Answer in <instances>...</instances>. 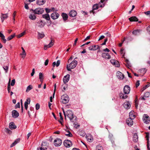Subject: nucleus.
<instances>
[{
  "label": "nucleus",
  "mask_w": 150,
  "mask_h": 150,
  "mask_svg": "<svg viewBox=\"0 0 150 150\" xmlns=\"http://www.w3.org/2000/svg\"><path fill=\"white\" fill-rule=\"evenodd\" d=\"M63 111L65 119L66 120V117L67 116L71 122H74L72 120L74 118V117L72 111L70 110H68L66 112H65L63 109Z\"/></svg>",
  "instance_id": "obj_1"
},
{
  "label": "nucleus",
  "mask_w": 150,
  "mask_h": 150,
  "mask_svg": "<svg viewBox=\"0 0 150 150\" xmlns=\"http://www.w3.org/2000/svg\"><path fill=\"white\" fill-rule=\"evenodd\" d=\"M77 64V61L76 60L72 61L69 65H67V69L68 71H71V69L75 68Z\"/></svg>",
  "instance_id": "obj_2"
},
{
  "label": "nucleus",
  "mask_w": 150,
  "mask_h": 150,
  "mask_svg": "<svg viewBox=\"0 0 150 150\" xmlns=\"http://www.w3.org/2000/svg\"><path fill=\"white\" fill-rule=\"evenodd\" d=\"M31 10L34 14L38 15L42 14L44 11L43 8H37L34 10L32 9Z\"/></svg>",
  "instance_id": "obj_3"
},
{
  "label": "nucleus",
  "mask_w": 150,
  "mask_h": 150,
  "mask_svg": "<svg viewBox=\"0 0 150 150\" xmlns=\"http://www.w3.org/2000/svg\"><path fill=\"white\" fill-rule=\"evenodd\" d=\"M62 102L63 104H66L69 101V98L68 95L64 94L63 95L61 98Z\"/></svg>",
  "instance_id": "obj_4"
},
{
  "label": "nucleus",
  "mask_w": 150,
  "mask_h": 150,
  "mask_svg": "<svg viewBox=\"0 0 150 150\" xmlns=\"http://www.w3.org/2000/svg\"><path fill=\"white\" fill-rule=\"evenodd\" d=\"M142 119L144 122L146 124H149L150 122V117L147 114H144L143 115Z\"/></svg>",
  "instance_id": "obj_5"
},
{
  "label": "nucleus",
  "mask_w": 150,
  "mask_h": 150,
  "mask_svg": "<svg viewBox=\"0 0 150 150\" xmlns=\"http://www.w3.org/2000/svg\"><path fill=\"white\" fill-rule=\"evenodd\" d=\"M62 140L59 138H57L54 141V144L56 146H60L62 143Z\"/></svg>",
  "instance_id": "obj_6"
},
{
  "label": "nucleus",
  "mask_w": 150,
  "mask_h": 150,
  "mask_svg": "<svg viewBox=\"0 0 150 150\" xmlns=\"http://www.w3.org/2000/svg\"><path fill=\"white\" fill-rule=\"evenodd\" d=\"M64 145L66 147H69L72 145L71 142L69 140H65L64 142Z\"/></svg>",
  "instance_id": "obj_7"
},
{
  "label": "nucleus",
  "mask_w": 150,
  "mask_h": 150,
  "mask_svg": "<svg viewBox=\"0 0 150 150\" xmlns=\"http://www.w3.org/2000/svg\"><path fill=\"white\" fill-rule=\"evenodd\" d=\"M130 90V87L128 85H125L123 89V91L124 94H128L129 93Z\"/></svg>",
  "instance_id": "obj_8"
},
{
  "label": "nucleus",
  "mask_w": 150,
  "mask_h": 150,
  "mask_svg": "<svg viewBox=\"0 0 150 150\" xmlns=\"http://www.w3.org/2000/svg\"><path fill=\"white\" fill-rule=\"evenodd\" d=\"M110 63L116 67H119L120 65L119 62L115 59H111L110 61Z\"/></svg>",
  "instance_id": "obj_9"
},
{
  "label": "nucleus",
  "mask_w": 150,
  "mask_h": 150,
  "mask_svg": "<svg viewBox=\"0 0 150 150\" xmlns=\"http://www.w3.org/2000/svg\"><path fill=\"white\" fill-rule=\"evenodd\" d=\"M59 16V14L57 12L52 13L51 15V18L54 20L58 18Z\"/></svg>",
  "instance_id": "obj_10"
},
{
  "label": "nucleus",
  "mask_w": 150,
  "mask_h": 150,
  "mask_svg": "<svg viewBox=\"0 0 150 150\" xmlns=\"http://www.w3.org/2000/svg\"><path fill=\"white\" fill-rule=\"evenodd\" d=\"M99 48V46L98 45H93L89 47L88 48L89 50H95Z\"/></svg>",
  "instance_id": "obj_11"
},
{
  "label": "nucleus",
  "mask_w": 150,
  "mask_h": 150,
  "mask_svg": "<svg viewBox=\"0 0 150 150\" xmlns=\"http://www.w3.org/2000/svg\"><path fill=\"white\" fill-rule=\"evenodd\" d=\"M70 78V75L69 74H67L64 76L63 78V81L64 83L66 84L69 80Z\"/></svg>",
  "instance_id": "obj_12"
},
{
  "label": "nucleus",
  "mask_w": 150,
  "mask_h": 150,
  "mask_svg": "<svg viewBox=\"0 0 150 150\" xmlns=\"http://www.w3.org/2000/svg\"><path fill=\"white\" fill-rule=\"evenodd\" d=\"M117 76L118 78L120 79H123L124 78V75L119 71L117 72Z\"/></svg>",
  "instance_id": "obj_13"
},
{
  "label": "nucleus",
  "mask_w": 150,
  "mask_h": 150,
  "mask_svg": "<svg viewBox=\"0 0 150 150\" xmlns=\"http://www.w3.org/2000/svg\"><path fill=\"white\" fill-rule=\"evenodd\" d=\"M133 119L131 118H128L126 120V123L129 126H130L132 125L133 124V122L132 120Z\"/></svg>",
  "instance_id": "obj_14"
},
{
  "label": "nucleus",
  "mask_w": 150,
  "mask_h": 150,
  "mask_svg": "<svg viewBox=\"0 0 150 150\" xmlns=\"http://www.w3.org/2000/svg\"><path fill=\"white\" fill-rule=\"evenodd\" d=\"M54 41L51 40V42L48 45H46L44 46V49L46 50L47 48H50L52 47L54 45Z\"/></svg>",
  "instance_id": "obj_15"
},
{
  "label": "nucleus",
  "mask_w": 150,
  "mask_h": 150,
  "mask_svg": "<svg viewBox=\"0 0 150 150\" xmlns=\"http://www.w3.org/2000/svg\"><path fill=\"white\" fill-rule=\"evenodd\" d=\"M12 117L15 118L17 117L19 115L18 112L15 110H13L12 111Z\"/></svg>",
  "instance_id": "obj_16"
},
{
  "label": "nucleus",
  "mask_w": 150,
  "mask_h": 150,
  "mask_svg": "<svg viewBox=\"0 0 150 150\" xmlns=\"http://www.w3.org/2000/svg\"><path fill=\"white\" fill-rule=\"evenodd\" d=\"M76 15V12L73 10L71 11L69 13V16L72 17H75Z\"/></svg>",
  "instance_id": "obj_17"
},
{
  "label": "nucleus",
  "mask_w": 150,
  "mask_h": 150,
  "mask_svg": "<svg viewBox=\"0 0 150 150\" xmlns=\"http://www.w3.org/2000/svg\"><path fill=\"white\" fill-rule=\"evenodd\" d=\"M142 31V30H141L137 29L133 30L132 32V33L134 35H137L140 34Z\"/></svg>",
  "instance_id": "obj_18"
},
{
  "label": "nucleus",
  "mask_w": 150,
  "mask_h": 150,
  "mask_svg": "<svg viewBox=\"0 0 150 150\" xmlns=\"http://www.w3.org/2000/svg\"><path fill=\"white\" fill-rule=\"evenodd\" d=\"M65 131L66 132H65L64 134L66 136L68 137H72L73 135L72 134L69 130L66 129Z\"/></svg>",
  "instance_id": "obj_19"
},
{
  "label": "nucleus",
  "mask_w": 150,
  "mask_h": 150,
  "mask_svg": "<svg viewBox=\"0 0 150 150\" xmlns=\"http://www.w3.org/2000/svg\"><path fill=\"white\" fill-rule=\"evenodd\" d=\"M30 98H28L26 100L24 103L25 107L26 110L27 109L28 107V105L30 104Z\"/></svg>",
  "instance_id": "obj_20"
},
{
  "label": "nucleus",
  "mask_w": 150,
  "mask_h": 150,
  "mask_svg": "<svg viewBox=\"0 0 150 150\" xmlns=\"http://www.w3.org/2000/svg\"><path fill=\"white\" fill-rule=\"evenodd\" d=\"M45 2V0H37L36 4L39 6L42 5Z\"/></svg>",
  "instance_id": "obj_21"
},
{
  "label": "nucleus",
  "mask_w": 150,
  "mask_h": 150,
  "mask_svg": "<svg viewBox=\"0 0 150 150\" xmlns=\"http://www.w3.org/2000/svg\"><path fill=\"white\" fill-rule=\"evenodd\" d=\"M129 117L132 119H134L135 117V114L134 111H131L129 113Z\"/></svg>",
  "instance_id": "obj_22"
},
{
  "label": "nucleus",
  "mask_w": 150,
  "mask_h": 150,
  "mask_svg": "<svg viewBox=\"0 0 150 150\" xmlns=\"http://www.w3.org/2000/svg\"><path fill=\"white\" fill-rule=\"evenodd\" d=\"M102 57L106 59H109L111 58V56L108 53H103L102 55Z\"/></svg>",
  "instance_id": "obj_23"
},
{
  "label": "nucleus",
  "mask_w": 150,
  "mask_h": 150,
  "mask_svg": "<svg viewBox=\"0 0 150 150\" xmlns=\"http://www.w3.org/2000/svg\"><path fill=\"white\" fill-rule=\"evenodd\" d=\"M0 37L1 38L2 41L4 43L6 42V40L5 38V36L1 32H0Z\"/></svg>",
  "instance_id": "obj_24"
},
{
  "label": "nucleus",
  "mask_w": 150,
  "mask_h": 150,
  "mask_svg": "<svg viewBox=\"0 0 150 150\" xmlns=\"http://www.w3.org/2000/svg\"><path fill=\"white\" fill-rule=\"evenodd\" d=\"M119 96L121 98L123 99H125L128 97V96L126 94H124L122 93H120Z\"/></svg>",
  "instance_id": "obj_25"
},
{
  "label": "nucleus",
  "mask_w": 150,
  "mask_h": 150,
  "mask_svg": "<svg viewBox=\"0 0 150 150\" xmlns=\"http://www.w3.org/2000/svg\"><path fill=\"white\" fill-rule=\"evenodd\" d=\"M146 140L147 141V149L148 150H150V149L149 147V134L148 133H146Z\"/></svg>",
  "instance_id": "obj_26"
},
{
  "label": "nucleus",
  "mask_w": 150,
  "mask_h": 150,
  "mask_svg": "<svg viewBox=\"0 0 150 150\" xmlns=\"http://www.w3.org/2000/svg\"><path fill=\"white\" fill-rule=\"evenodd\" d=\"M8 17L7 13L2 14L1 16V20L2 22H3L4 19H6Z\"/></svg>",
  "instance_id": "obj_27"
},
{
  "label": "nucleus",
  "mask_w": 150,
  "mask_h": 150,
  "mask_svg": "<svg viewBox=\"0 0 150 150\" xmlns=\"http://www.w3.org/2000/svg\"><path fill=\"white\" fill-rule=\"evenodd\" d=\"M42 17L43 18L45 19L47 21H49L50 19L49 15L48 14H45L42 15Z\"/></svg>",
  "instance_id": "obj_28"
},
{
  "label": "nucleus",
  "mask_w": 150,
  "mask_h": 150,
  "mask_svg": "<svg viewBox=\"0 0 150 150\" xmlns=\"http://www.w3.org/2000/svg\"><path fill=\"white\" fill-rule=\"evenodd\" d=\"M86 138L87 139V141L89 142H91L93 140V137L91 135H89L87 136L86 137Z\"/></svg>",
  "instance_id": "obj_29"
},
{
  "label": "nucleus",
  "mask_w": 150,
  "mask_h": 150,
  "mask_svg": "<svg viewBox=\"0 0 150 150\" xmlns=\"http://www.w3.org/2000/svg\"><path fill=\"white\" fill-rule=\"evenodd\" d=\"M123 105L124 107L126 109H129L131 106L129 102H125L123 104Z\"/></svg>",
  "instance_id": "obj_30"
},
{
  "label": "nucleus",
  "mask_w": 150,
  "mask_h": 150,
  "mask_svg": "<svg viewBox=\"0 0 150 150\" xmlns=\"http://www.w3.org/2000/svg\"><path fill=\"white\" fill-rule=\"evenodd\" d=\"M38 26L40 28H43L45 25L42 20H40L38 21Z\"/></svg>",
  "instance_id": "obj_31"
},
{
  "label": "nucleus",
  "mask_w": 150,
  "mask_h": 150,
  "mask_svg": "<svg viewBox=\"0 0 150 150\" xmlns=\"http://www.w3.org/2000/svg\"><path fill=\"white\" fill-rule=\"evenodd\" d=\"M129 20L130 21H137L138 20L135 16H132L129 18Z\"/></svg>",
  "instance_id": "obj_32"
},
{
  "label": "nucleus",
  "mask_w": 150,
  "mask_h": 150,
  "mask_svg": "<svg viewBox=\"0 0 150 150\" xmlns=\"http://www.w3.org/2000/svg\"><path fill=\"white\" fill-rule=\"evenodd\" d=\"M98 8V6L97 4H96L94 5L93 6V10L90 11V12L91 13H93V14H94V12L93 10H97Z\"/></svg>",
  "instance_id": "obj_33"
},
{
  "label": "nucleus",
  "mask_w": 150,
  "mask_h": 150,
  "mask_svg": "<svg viewBox=\"0 0 150 150\" xmlns=\"http://www.w3.org/2000/svg\"><path fill=\"white\" fill-rule=\"evenodd\" d=\"M38 39H42L45 36V35L42 32L41 33L38 32Z\"/></svg>",
  "instance_id": "obj_34"
},
{
  "label": "nucleus",
  "mask_w": 150,
  "mask_h": 150,
  "mask_svg": "<svg viewBox=\"0 0 150 150\" xmlns=\"http://www.w3.org/2000/svg\"><path fill=\"white\" fill-rule=\"evenodd\" d=\"M62 16L64 21H66L68 18V16L67 15L64 13H62Z\"/></svg>",
  "instance_id": "obj_35"
},
{
  "label": "nucleus",
  "mask_w": 150,
  "mask_h": 150,
  "mask_svg": "<svg viewBox=\"0 0 150 150\" xmlns=\"http://www.w3.org/2000/svg\"><path fill=\"white\" fill-rule=\"evenodd\" d=\"M9 127L11 129H15L16 126L14 125L13 122H11L9 124Z\"/></svg>",
  "instance_id": "obj_36"
},
{
  "label": "nucleus",
  "mask_w": 150,
  "mask_h": 150,
  "mask_svg": "<svg viewBox=\"0 0 150 150\" xmlns=\"http://www.w3.org/2000/svg\"><path fill=\"white\" fill-rule=\"evenodd\" d=\"M20 141L19 139H16L15 141L12 143V144L11 145L10 147H13L15 145L18 143Z\"/></svg>",
  "instance_id": "obj_37"
},
{
  "label": "nucleus",
  "mask_w": 150,
  "mask_h": 150,
  "mask_svg": "<svg viewBox=\"0 0 150 150\" xmlns=\"http://www.w3.org/2000/svg\"><path fill=\"white\" fill-rule=\"evenodd\" d=\"M138 136L137 134H134L133 137V140L134 142H137L138 141Z\"/></svg>",
  "instance_id": "obj_38"
},
{
  "label": "nucleus",
  "mask_w": 150,
  "mask_h": 150,
  "mask_svg": "<svg viewBox=\"0 0 150 150\" xmlns=\"http://www.w3.org/2000/svg\"><path fill=\"white\" fill-rule=\"evenodd\" d=\"M125 62L126 63V66L127 68H129V67H131V64L128 59H126L125 60Z\"/></svg>",
  "instance_id": "obj_39"
},
{
  "label": "nucleus",
  "mask_w": 150,
  "mask_h": 150,
  "mask_svg": "<svg viewBox=\"0 0 150 150\" xmlns=\"http://www.w3.org/2000/svg\"><path fill=\"white\" fill-rule=\"evenodd\" d=\"M79 134L80 136L84 137L85 136L86 134L84 131L81 130L79 132Z\"/></svg>",
  "instance_id": "obj_40"
},
{
  "label": "nucleus",
  "mask_w": 150,
  "mask_h": 150,
  "mask_svg": "<svg viewBox=\"0 0 150 150\" xmlns=\"http://www.w3.org/2000/svg\"><path fill=\"white\" fill-rule=\"evenodd\" d=\"M54 9V8H52L51 9H49L48 8H45V11L47 13H49L51 11H52Z\"/></svg>",
  "instance_id": "obj_41"
},
{
  "label": "nucleus",
  "mask_w": 150,
  "mask_h": 150,
  "mask_svg": "<svg viewBox=\"0 0 150 150\" xmlns=\"http://www.w3.org/2000/svg\"><path fill=\"white\" fill-rule=\"evenodd\" d=\"M143 96L145 98H148L150 96V92L148 91L144 93Z\"/></svg>",
  "instance_id": "obj_42"
},
{
  "label": "nucleus",
  "mask_w": 150,
  "mask_h": 150,
  "mask_svg": "<svg viewBox=\"0 0 150 150\" xmlns=\"http://www.w3.org/2000/svg\"><path fill=\"white\" fill-rule=\"evenodd\" d=\"M139 72L141 73L143 75L146 73V70L145 69H142L139 70Z\"/></svg>",
  "instance_id": "obj_43"
},
{
  "label": "nucleus",
  "mask_w": 150,
  "mask_h": 150,
  "mask_svg": "<svg viewBox=\"0 0 150 150\" xmlns=\"http://www.w3.org/2000/svg\"><path fill=\"white\" fill-rule=\"evenodd\" d=\"M29 18L32 20H35L36 18V16L33 14H30L29 16Z\"/></svg>",
  "instance_id": "obj_44"
},
{
  "label": "nucleus",
  "mask_w": 150,
  "mask_h": 150,
  "mask_svg": "<svg viewBox=\"0 0 150 150\" xmlns=\"http://www.w3.org/2000/svg\"><path fill=\"white\" fill-rule=\"evenodd\" d=\"M33 87L31 85H30L27 87L26 92H28Z\"/></svg>",
  "instance_id": "obj_45"
},
{
  "label": "nucleus",
  "mask_w": 150,
  "mask_h": 150,
  "mask_svg": "<svg viewBox=\"0 0 150 150\" xmlns=\"http://www.w3.org/2000/svg\"><path fill=\"white\" fill-rule=\"evenodd\" d=\"M45 142H42L41 144V147L40 148H42V149H47V148L45 147Z\"/></svg>",
  "instance_id": "obj_46"
},
{
  "label": "nucleus",
  "mask_w": 150,
  "mask_h": 150,
  "mask_svg": "<svg viewBox=\"0 0 150 150\" xmlns=\"http://www.w3.org/2000/svg\"><path fill=\"white\" fill-rule=\"evenodd\" d=\"M15 36V34H14L13 35H11L9 36L7 38V40L8 41L10 40L13 38Z\"/></svg>",
  "instance_id": "obj_47"
},
{
  "label": "nucleus",
  "mask_w": 150,
  "mask_h": 150,
  "mask_svg": "<svg viewBox=\"0 0 150 150\" xmlns=\"http://www.w3.org/2000/svg\"><path fill=\"white\" fill-rule=\"evenodd\" d=\"M20 55L22 56V58L24 59L26 55V53L25 51H22V53H21Z\"/></svg>",
  "instance_id": "obj_48"
},
{
  "label": "nucleus",
  "mask_w": 150,
  "mask_h": 150,
  "mask_svg": "<svg viewBox=\"0 0 150 150\" xmlns=\"http://www.w3.org/2000/svg\"><path fill=\"white\" fill-rule=\"evenodd\" d=\"M3 67L4 70L5 71L6 73H7L8 68V66L5 65Z\"/></svg>",
  "instance_id": "obj_49"
},
{
  "label": "nucleus",
  "mask_w": 150,
  "mask_h": 150,
  "mask_svg": "<svg viewBox=\"0 0 150 150\" xmlns=\"http://www.w3.org/2000/svg\"><path fill=\"white\" fill-rule=\"evenodd\" d=\"M25 31H24L22 33H20V34H19L18 36H17V37L18 38H19L21 37H22V36H23L24 35V34H25Z\"/></svg>",
  "instance_id": "obj_50"
},
{
  "label": "nucleus",
  "mask_w": 150,
  "mask_h": 150,
  "mask_svg": "<svg viewBox=\"0 0 150 150\" xmlns=\"http://www.w3.org/2000/svg\"><path fill=\"white\" fill-rule=\"evenodd\" d=\"M43 75L42 73H40L39 74V78L40 79H43Z\"/></svg>",
  "instance_id": "obj_51"
},
{
  "label": "nucleus",
  "mask_w": 150,
  "mask_h": 150,
  "mask_svg": "<svg viewBox=\"0 0 150 150\" xmlns=\"http://www.w3.org/2000/svg\"><path fill=\"white\" fill-rule=\"evenodd\" d=\"M5 131L6 132L9 134H11V131L8 128H5Z\"/></svg>",
  "instance_id": "obj_52"
},
{
  "label": "nucleus",
  "mask_w": 150,
  "mask_h": 150,
  "mask_svg": "<svg viewBox=\"0 0 150 150\" xmlns=\"http://www.w3.org/2000/svg\"><path fill=\"white\" fill-rule=\"evenodd\" d=\"M146 98L144 97V96H141L139 99L140 100H146Z\"/></svg>",
  "instance_id": "obj_53"
},
{
  "label": "nucleus",
  "mask_w": 150,
  "mask_h": 150,
  "mask_svg": "<svg viewBox=\"0 0 150 150\" xmlns=\"http://www.w3.org/2000/svg\"><path fill=\"white\" fill-rule=\"evenodd\" d=\"M124 50V49H123V48H122L120 51V53L121 54H123V56H124V54H125Z\"/></svg>",
  "instance_id": "obj_54"
},
{
  "label": "nucleus",
  "mask_w": 150,
  "mask_h": 150,
  "mask_svg": "<svg viewBox=\"0 0 150 150\" xmlns=\"http://www.w3.org/2000/svg\"><path fill=\"white\" fill-rule=\"evenodd\" d=\"M100 3L99 4V6L100 7H103L104 6V5L103 4L102 1L100 2Z\"/></svg>",
  "instance_id": "obj_55"
},
{
  "label": "nucleus",
  "mask_w": 150,
  "mask_h": 150,
  "mask_svg": "<svg viewBox=\"0 0 150 150\" xmlns=\"http://www.w3.org/2000/svg\"><path fill=\"white\" fill-rule=\"evenodd\" d=\"M40 107V105L38 103H37L35 105V108L36 110H38Z\"/></svg>",
  "instance_id": "obj_56"
},
{
  "label": "nucleus",
  "mask_w": 150,
  "mask_h": 150,
  "mask_svg": "<svg viewBox=\"0 0 150 150\" xmlns=\"http://www.w3.org/2000/svg\"><path fill=\"white\" fill-rule=\"evenodd\" d=\"M15 80L14 79H13L11 81V85L12 86H13L15 83Z\"/></svg>",
  "instance_id": "obj_57"
},
{
  "label": "nucleus",
  "mask_w": 150,
  "mask_h": 150,
  "mask_svg": "<svg viewBox=\"0 0 150 150\" xmlns=\"http://www.w3.org/2000/svg\"><path fill=\"white\" fill-rule=\"evenodd\" d=\"M146 30L148 33L150 35V25L147 27Z\"/></svg>",
  "instance_id": "obj_58"
},
{
  "label": "nucleus",
  "mask_w": 150,
  "mask_h": 150,
  "mask_svg": "<svg viewBox=\"0 0 150 150\" xmlns=\"http://www.w3.org/2000/svg\"><path fill=\"white\" fill-rule=\"evenodd\" d=\"M11 88L10 86V84H8V88H7L8 91V93H10V91L11 90Z\"/></svg>",
  "instance_id": "obj_59"
},
{
  "label": "nucleus",
  "mask_w": 150,
  "mask_h": 150,
  "mask_svg": "<svg viewBox=\"0 0 150 150\" xmlns=\"http://www.w3.org/2000/svg\"><path fill=\"white\" fill-rule=\"evenodd\" d=\"M147 88V87H146V86H144L143 88H142L141 90V91L142 92H143L146 89V88Z\"/></svg>",
  "instance_id": "obj_60"
},
{
  "label": "nucleus",
  "mask_w": 150,
  "mask_h": 150,
  "mask_svg": "<svg viewBox=\"0 0 150 150\" xmlns=\"http://www.w3.org/2000/svg\"><path fill=\"white\" fill-rule=\"evenodd\" d=\"M25 8L26 9H29V7L27 4H26L25 2Z\"/></svg>",
  "instance_id": "obj_61"
},
{
  "label": "nucleus",
  "mask_w": 150,
  "mask_h": 150,
  "mask_svg": "<svg viewBox=\"0 0 150 150\" xmlns=\"http://www.w3.org/2000/svg\"><path fill=\"white\" fill-rule=\"evenodd\" d=\"M139 84H140L139 81H137L136 83V88H137L139 86Z\"/></svg>",
  "instance_id": "obj_62"
},
{
  "label": "nucleus",
  "mask_w": 150,
  "mask_h": 150,
  "mask_svg": "<svg viewBox=\"0 0 150 150\" xmlns=\"http://www.w3.org/2000/svg\"><path fill=\"white\" fill-rule=\"evenodd\" d=\"M49 62V60L48 59H46L44 63V64L45 66L48 65Z\"/></svg>",
  "instance_id": "obj_63"
},
{
  "label": "nucleus",
  "mask_w": 150,
  "mask_h": 150,
  "mask_svg": "<svg viewBox=\"0 0 150 150\" xmlns=\"http://www.w3.org/2000/svg\"><path fill=\"white\" fill-rule=\"evenodd\" d=\"M15 107L16 108H19L20 107V103L18 102L16 104V105H15Z\"/></svg>",
  "instance_id": "obj_64"
}]
</instances>
